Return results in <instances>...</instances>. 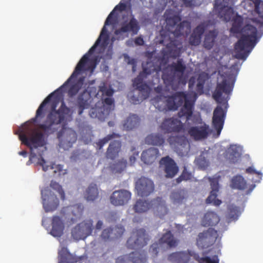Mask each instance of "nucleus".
<instances>
[{
	"instance_id": "f704fd0d",
	"label": "nucleus",
	"mask_w": 263,
	"mask_h": 263,
	"mask_svg": "<svg viewBox=\"0 0 263 263\" xmlns=\"http://www.w3.org/2000/svg\"><path fill=\"white\" fill-rule=\"evenodd\" d=\"M159 156L158 149L151 147L142 153L141 159L145 164L150 165L155 162Z\"/></svg>"
},
{
	"instance_id": "bb28decb",
	"label": "nucleus",
	"mask_w": 263,
	"mask_h": 263,
	"mask_svg": "<svg viewBox=\"0 0 263 263\" xmlns=\"http://www.w3.org/2000/svg\"><path fill=\"white\" fill-rule=\"evenodd\" d=\"M160 43L166 46L168 49V54L171 57L176 58L179 56L180 52V47L175 39H172L168 35L161 34V39L160 40Z\"/></svg>"
},
{
	"instance_id": "052dcab7",
	"label": "nucleus",
	"mask_w": 263,
	"mask_h": 263,
	"mask_svg": "<svg viewBox=\"0 0 263 263\" xmlns=\"http://www.w3.org/2000/svg\"><path fill=\"white\" fill-rule=\"evenodd\" d=\"M187 121L191 120L193 123L195 125L201 124V125L203 123L199 114H193V112L192 116Z\"/></svg>"
},
{
	"instance_id": "cd10ccee",
	"label": "nucleus",
	"mask_w": 263,
	"mask_h": 263,
	"mask_svg": "<svg viewBox=\"0 0 263 263\" xmlns=\"http://www.w3.org/2000/svg\"><path fill=\"white\" fill-rule=\"evenodd\" d=\"M146 259V254L144 251H135L129 253L128 255L118 257L116 263H145Z\"/></svg>"
},
{
	"instance_id": "aec40b11",
	"label": "nucleus",
	"mask_w": 263,
	"mask_h": 263,
	"mask_svg": "<svg viewBox=\"0 0 263 263\" xmlns=\"http://www.w3.org/2000/svg\"><path fill=\"white\" fill-rule=\"evenodd\" d=\"M127 8H128V7L126 6L125 4H123V3L121 2L119 3V4H118L115 7L112 11L109 13V14L107 16L105 22L104 26L102 29L100 36L98 38L100 39V42L101 41V39H103L105 42L108 40V35L107 33V30L106 28V26H108L110 24H114L116 22L117 20V16H115V18H113V16L114 15L115 12L116 11L122 12L123 11H125Z\"/></svg>"
},
{
	"instance_id": "0eeeda50",
	"label": "nucleus",
	"mask_w": 263,
	"mask_h": 263,
	"mask_svg": "<svg viewBox=\"0 0 263 263\" xmlns=\"http://www.w3.org/2000/svg\"><path fill=\"white\" fill-rule=\"evenodd\" d=\"M142 71L140 72L133 80V86L135 87L142 94L140 99L134 96L131 97V101L135 104H138L140 101L148 98L151 91V87L146 83H144L143 81L146 79L147 76L151 74L152 72L145 63L142 64Z\"/></svg>"
},
{
	"instance_id": "5701e85b",
	"label": "nucleus",
	"mask_w": 263,
	"mask_h": 263,
	"mask_svg": "<svg viewBox=\"0 0 263 263\" xmlns=\"http://www.w3.org/2000/svg\"><path fill=\"white\" fill-rule=\"evenodd\" d=\"M227 109H223L221 106L218 105L213 111L212 124L213 127L219 136L223 128L226 117Z\"/></svg>"
},
{
	"instance_id": "603ef678",
	"label": "nucleus",
	"mask_w": 263,
	"mask_h": 263,
	"mask_svg": "<svg viewBox=\"0 0 263 263\" xmlns=\"http://www.w3.org/2000/svg\"><path fill=\"white\" fill-rule=\"evenodd\" d=\"M99 91L102 93V96L111 97L114 93V90L111 87L108 88L106 84L103 82L99 86Z\"/></svg>"
},
{
	"instance_id": "c85d7f7f",
	"label": "nucleus",
	"mask_w": 263,
	"mask_h": 263,
	"mask_svg": "<svg viewBox=\"0 0 263 263\" xmlns=\"http://www.w3.org/2000/svg\"><path fill=\"white\" fill-rule=\"evenodd\" d=\"M209 126L205 123L200 126H191L187 129L188 135L195 141L206 138L209 135Z\"/></svg>"
},
{
	"instance_id": "bf43d9fd",
	"label": "nucleus",
	"mask_w": 263,
	"mask_h": 263,
	"mask_svg": "<svg viewBox=\"0 0 263 263\" xmlns=\"http://www.w3.org/2000/svg\"><path fill=\"white\" fill-rule=\"evenodd\" d=\"M232 151L229 154V159L231 162L235 163L237 161V158L239 156V153L236 150V147L234 146H232L230 147V151Z\"/></svg>"
},
{
	"instance_id": "f8f14e48",
	"label": "nucleus",
	"mask_w": 263,
	"mask_h": 263,
	"mask_svg": "<svg viewBox=\"0 0 263 263\" xmlns=\"http://www.w3.org/2000/svg\"><path fill=\"white\" fill-rule=\"evenodd\" d=\"M93 229L92 220L86 219L77 224L71 230V235L74 239H84L91 235Z\"/></svg>"
},
{
	"instance_id": "f257e3e1",
	"label": "nucleus",
	"mask_w": 263,
	"mask_h": 263,
	"mask_svg": "<svg viewBox=\"0 0 263 263\" xmlns=\"http://www.w3.org/2000/svg\"><path fill=\"white\" fill-rule=\"evenodd\" d=\"M65 92L66 82L44 99L36 110L35 116L31 119L35 122L38 119L43 118L46 110L45 107L48 104L50 111L44 123L40 124L38 127L47 136L57 132L60 147H62V137L66 133V104L64 101Z\"/></svg>"
},
{
	"instance_id": "0e129e2a",
	"label": "nucleus",
	"mask_w": 263,
	"mask_h": 263,
	"mask_svg": "<svg viewBox=\"0 0 263 263\" xmlns=\"http://www.w3.org/2000/svg\"><path fill=\"white\" fill-rule=\"evenodd\" d=\"M246 172L249 174H255L257 175L258 178V180H260L261 179L262 174L257 172L253 167H249L246 169Z\"/></svg>"
},
{
	"instance_id": "ddd939ff",
	"label": "nucleus",
	"mask_w": 263,
	"mask_h": 263,
	"mask_svg": "<svg viewBox=\"0 0 263 263\" xmlns=\"http://www.w3.org/2000/svg\"><path fill=\"white\" fill-rule=\"evenodd\" d=\"M167 142L172 148L180 155L187 153L190 149V143L186 137L183 135L170 136Z\"/></svg>"
},
{
	"instance_id": "9d476101",
	"label": "nucleus",
	"mask_w": 263,
	"mask_h": 263,
	"mask_svg": "<svg viewBox=\"0 0 263 263\" xmlns=\"http://www.w3.org/2000/svg\"><path fill=\"white\" fill-rule=\"evenodd\" d=\"M181 18L179 15H175L172 17L166 18V23L170 29V27H174L176 26L174 30L171 31L175 37H179L183 35L184 34H187L191 30V23L187 21H183L180 22Z\"/></svg>"
},
{
	"instance_id": "c03bdc74",
	"label": "nucleus",
	"mask_w": 263,
	"mask_h": 263,
	"mask_svg": "<svg viewBox=\"0 0 263 263\" xmlns=\"http://www.w3.org/2000/svg\"><path fill=\"white\" fill-rule=\"evenodd\" d=\"M152 208V200L151 202L146 200H138L134 206V210L135 212L142 213L147 212Z\"/></svg>"
},
{
	"instance_id": "c756f323",
	"label": "nucleus",
	"mask_w": 263,
	"mask_h": 263,
	"mask_svg": "<svg viewBox=\"0 0 263 263\" xmlns=\"http://www.w3.org/2000/svg\"><path fill=\"white\" fill-rule=\"evenodd\" d=\"M160 165L164 166V172L166 178H172L178 172L179 168L175 161L169 156L161 158L160 161Z\"/></svg>"
},
{
	"instance_id": "09e8293b",
	"label": "nucleus",
	"mask_w": 263,
	"mask_h": 263,
	"mask_svg": "<svg viewBox=\"0 0 263 263\" xmlns=\"http://www.w3.org/2000/svg\"><path fill=\"white\" fill-rule=\"evenodd\" d=\"M192 177V173L188 172L186 167L184 166L181 175L176 179V182L177 184H179L183 181H186L191 180Z\"/></svg>"
},
{
	"instance_id": "69168bd1",
	"label": "nucleus",
	"mask_w": 263,
	"mask_h": 263,
	"mask_svg": "<svg viewBox=\"0 0 263 263\" xmlns=\"http://www.w3.org/2000/svg\"><path fill=\"white\" fill-rule=\"evenodd\" d=\"M204 82L203 81H201L198 79V82L197 84V90L198 91H203V86H204Z\"/></svg>"
},
{
	"instance_id": "9b49d317",
	"label": "nucleus",
	"mask_w": 263,
	"mask_h": 263,
	"mask_svg": "<svg viewBox=\"0 0 263 263\" xmlns=\"http://www.w3.org/2000/svg\"><path fill=\"white\" fill-rule=\"evenodd\" d=\"M149 240V236L144 229H136L133 231L126 246L129 249H138L146 246Z\"/></svg>"
},
{
	"instance_id": "e2e57ef3",
	"label": "nucleus",
	"mask_w": 263,
	"mask_h": 263,
	"mask_svg": "<svg viewBox=\"0 0 263 263\" xmlns=\"http://www.w3.org/2000/svg\"><path fill=\"white\" fill-rule=\"evenodd\" d=\"M199 263H219L218 259L213 260L209 257H205L200 258L197 260Z\"/></svg>"
},
{
	"instance_id": "412c9836",
	"label": "nucleus",
	"mask_w": 263,
	"mask_h": 263,
	"mask_svg": "<svg viewBox=\"0 0 263 263\" xmlns=\"http://www.w3.org/2000/svg\"><path fill=\"white\" fill-rule=\"evenodd\" d=\"M135 189L138 195L141 197L147 196L153 192L154 184L147 178L141 177L136 182Z\"/></svg>"
},
{
	"instance_id": "1a4fd4ad",
	"label": "nucleus",
	"mask_w": 263,
	"mask_h": 263,
	"mask_svg": "<svg viewBox=\"0 0 263 263\" xmlns=\"http://www.w3.org/2000/svg\"><path fill=\"white\" fill-rule=\"evenodd\" d=\"M171 73H168L167 70L163 71L162 79L164 82L167 84H172L175 80V77H181L186 69V65L182 59H179L176 62H173L167 67Z\"/></svg>"
},
{
	"instance_id": "a18cd8bd",
	"label": "nucleus",
	"mask_w": 263,
	"mask_h": 263,
	"mask_svg": "<svg viewBox=\"0 0 263 263\" xmlns=\"http://www.w3.org/2000/svg\"><path fill=\"white\" fill-rule=\"evenodd\" d=\"M165 141L163 136L159 134H152L145 138V142L153 145H163Z\"/></svg>"
},
{
	"instance_id": "79ce46f5",
	"label": "nucleus",
	"mask_w": 263,
	"mask_h": 263,
	"mask_svg": "<svg viewBox=\"0 0 263 263\" xmlns=\"http://www.w3.org/2000/svg\"><path fill=\"white\" fill-rule=\"evenodd\" d=\"M46 161L45 159L41 157L40 159V164L42 166L43 170L44 171H46L48 170V167H50V168L53 170V173L54 177H60L62 175H64L66 172L65 170H63V166L60 164H53L51 166H46L45 165Z\"/></svg>"
},
{
	"instance_id": "13d9d810",
	"label": "nucleus",
	"mask_w": 263,
	"mask_h": 263,
	"mask_svg": "<svg viewBox=\"0 0 263 263\" xmlns=\"http://www.w3.org/2000/svg\"><path fill=\"white\" fill-rule=\"evenodd\" d=\"M101 238L104 241L110 240L112 237V230L110 228H107L103 230L100 236Z\"/></svg>"
},
{
	"instance_id": "2eb2a0df",
	"label": "nucleus",
	"mask_w": 263,
	"mask_h": 263,
	"mask_svg": "<svg viewBox=\"0 0 263 263\" xmlns=\"http://www.w3.org/2000/svg\"><path fill=\"white\" fill-rule=\"evenodd\" d=\"M168 259L174 263H189L192 260L199 259V256L194 251L187 250L172 253L168 255Z\"/></svg>"
},
{
	"instance_id": "680f3d73",
	"label": "nucleus",
	"mask_w": 263,
	"mask_h": 263,
	"mask_svg": "<svg viewBox=\"0 0 263 263\" xmlns=\"http://www.w3.org/2000/svg\"><path fill=\"white\" fill-rule=\"evenodd\" d=\"M238 211L236 207L230 208L228 214V222H230L233 220H236L238 217Z\"/></svg>"
},
{
	"instance_id": "a878e982",
	"label": "nucleus",
	"mask_w": 263,
	"mask_h": 263,
	"mask_svg": "<svg viewBox=\"0 0 263 263\" xmlns=\"http://www.w3.org/2000/svg\"><path fill=\"white\" fill-rule=\"evenodd\" d=\"M213 12L222 21L228 22L230 21L234 14L233 9L231 7L225 6L218 0H215Z\"/></svg>"
},
{
	"instance_id": "a211bd4d",
	"label": "nucleus",
	"mask_w": 263,
	"mask_h": 263,
	"mask_svg": "<svg viewBox=\"0 0 263 263\" xmlns=\"http://www.w3.org/2000/svg\"><path fill=\"white\" fill-rule=\"evenodd\" d=\"M160 129L165 133H176L184 132V124L175 118L165 119L159 126Z\"/></svg>"
},
{
	"instance_id": "f3484780",
	"label": "nucleus",
	"mask_w": 263,
	"mask_h": 263,
	"mask_svg": "<svg viewBox=\"0 0 263 263\" xmlns=\"http://www.w3.org/2000/svg\"><path fill=\"white\" fill-rule=\"evenodd\" d=\"M145 56L147 60L145 64L152 72L155 71L158 73L161 70L162 67L165 65L168 62L164 53L162 56L156 57L154 56L153 52H147Z\"/></svg>"
},
{
	"instance_id": "dca6fc26",
	"label": "nucleus",
	"mask_w": 263,
	"mask_h": 263,
	"mask_svg": "<svg viewBox=\"0 0 263 263\" xmlns=\"http://www.w3.org/2000/svg\"><path fill=\"white\" fill-rule=\"evenodd\" d=\"M94 93L92 95L97 96L98 93H96V88L94 87L88 88L87 89L84 90L78 96L77 100V105L78 106V114L81 115L84 109L88 108L90 106L92 100V96L91 93Z\"/></svg>"
},
{
	"instance_id": "f03ea898",
	"label": "nucleus",
	"mask_w": 263,
	"mask_h": 263,
	"mask_svg": "<svg viewBox=\"0 0 263 263\" xmlns=\"http://www.w3.org/2000/svg\"><path fill=\"white\" fill-rule=\"evenodd\" d=\"M243 19L240 15H237L232 20L230 32L233 33L243 34L235 45L236 54L235 57L239 60H245L253 48L258 41L257 37L256 28L250 24H247L242 27Z\"/></svg>"
},
{
	"instance_id": "c9c22d12",
	"label": "nucleus",
	"mask_w": 263,
	"mask_h": 263,
	"mask_svg": "<svg viewBox=\"0 0 263 263\" xmlns=\"http://www.w3.org/2000/svg\"><path fill=\"white\" fill-rule=\"evenodd\" d=\"M121 149V142L120 140H113L109 144L106 152V157L107 159L114 160L117 158Z\"/></svg>"
},
{
	"instance_id": "72a5a7b5",
	"label": "nucleus",
	"mask_w": 263,
	"mask_h": 263,
	"mask_svg": "<svg viewBox=\"0 0 263 263\" xmlns=\"http://www.w3.org/2000/svg\"><path fill=\"white\" fill-rule=\"evenodd\" d=\"M155 214L162 218L168 213V209L165 201L162 197H157L152 200V208Z\"/></svg>"
},
{
	"instance_id": "58836bf2",
	"label": "nucleus",
	"mask_w": 263,
	"mask_h": 263,
	"mask_svg": "<svg viewBox=\"0 0 263 263\" xmlns=\"http://www.w3.org/2000/svg\"><path fill=\"white\" fill-rule=\"evenodd\" d=\"M168 96H157L153 100V104L158 110L161 111L170 110L168 106Z\"/></svg>"
},
{
	"instance_id": "8fccbe9b",
	"label": "nucleus",
	"mask_w": 263,
	"mask_h": 263,
	"mask_svg": "<svg viewBox=\"0 0 263 263\" xmlns=\"http://www.w3.org/2000/svg\"><path fill=\"white\" fill-rule=\"evenodd\" d=\"M120 136L118 134H116L115 133H113L112 134H109L107 135L106 137L103 138L102 139H100L98 142L97 143V146L98 147V148L99 149H101L103 146L107 143L109 141L116 138V137H119Z\"/></svg>"
},
{
	"instance_id": "20e7f679",
	"label": "nucleus",
	"mask_w": 263,
	"mask_h": 263,
	"mask_svg": "<svg viewBox=\"0 0 263 263\" xmlns=\"http://www.w3.org/2000/svg\"><path fill=\"white\" fill-rule=\"evenodd\" d=\"M65 219V209L63 208L60 215L53 216L50 221L48 218H44L42 221V226L47 230H49V234L57 238L60 243L58 250V263H66V242L65 239L62 238L64 235Z\"/></svg>"
},
{
	"instance_id": "2f4dec72",
	"label": "nucleus",
	"mask_w": 263,
	"mask_h": 263,
	"mask_svg": "<svg viewBox=\"0 0 263 263\" xmlns=\"http://www.w3.org/2000/svg\"><path fill=\"white\" fill-rule=\"evenodd\" d=\"M209 179L212 191L206 199V202L207 203H213L214 205H219L221 203V201L217 198V193L219 191L218 178L210 177Z\"/></svg>"
},
{
	"instance_id": "39448f33",
	"label": "nucleus",
	"mask_w": 263,
	"mask_h": 263,
	"mask_svg": "<svg viewBox=\"0 0 263 263\" xmlns=\"http://www.w3.org/2000/svg\"><path fill=\"white\" fill-rule=\"evenodd\" d=\"M168 106L170 110H176L184 105L178 113L179 117H185L187 121L192 116L194 109V101L191 99V96L183 91L176 92L172 96H168Z\"/></svg>"
},
{
	"instance_id": "774afa93",
	"label": "nucleus",
	"mask_w": 263,
	"mask_h": 263,
	"mask_svg": "<svg viewBox=\"0 0 263 263\" xmlns=\"http://www.w3.org/2000/svg\"><path fill=\"white\" fill-rule=\"evenodd\" d=\"M135 43L137 45L141 46L144 44V41L141 37H137L135 40Z\"/></svg>"
},
{
	"instance_id": "393cba45",
	"label": "nucleus",
	"mask_w": 263,
	"mask_h": 263,
	"mask_svg": "<svg viewBox=\"0 0 263 263\" xmlns=\"http://www.w3.org/2000/svg\"><path fill=\"white\" fill-rule=\"evenodd\" d=\"M140 29L139 23L137 20L132 15L129 21L123 22L120 28L117 29L115 31L116 35L118 36V39H120V35L123 33L132 32L133 34H137Z\"/></svg>"
},
{
	"instance_id": "473e14b6",
	"label": "nucleus",
	"mask_w": 263,
	"mask_h": 263,
	"mask_svg": "<svg viewBox=\"0 0 263 263\" xmlns=\"http://www.w3.org/2000/svg\"><path fill=\"white\" fill-rule=\"evenodd\" d=\"M42 204L46 212H52L55 211L59 206V200L54 194H50L46 196L42 193Z\"/></svg>"
},
{
	"instance_id": "4c0bfd02",
	"label": "nucleus",
	"mask_w": 263,
	"mask_h": 263,
	"mask_svg": "<svg viewBox=\"0 0 263 263\" xmlns=\"http://www.w3.org/2000/svg\"><path fill=\"white\" fill-rule=\"evenodd\" d=\"M205 31V27L202 25H198L190 36L189 43L191 45L197 46L201 42V36Z\"/></svg>"
},
{
	"instance_id": "6e6d98bb",
	"label": "nucleus",
	"mask_w": 263,
	"mask_h": 263,
	"mask_svg": "<svg viewBox=\"0 0 263 263\" xmlns=\"http://www.w3.org/2000/svg\"><path fill=\"white\" fill-rule=\"evenodd\" d=\"M50 187L53 190L57 191L60 195L61 199H65V192L62 189V186L55 181H51L50 184Z\"/></svg>"
},
{
	"instance_id": "423d86ee",
	"label": "nucleus",
	"mask_w": 263,
	"mask_h": 263,
	"mask_svg": "<svg viewBox=\"0 0 263 263\" xmlns=\"http://www.w3.org/2000/svg\"><path fill=\"white\" fill-rule=\"evenodd\" d=\"M18 135L22 143L28 146L31 151L33 148L42 146L44 145V133L36 132L34 128L27 123L20 128L15 133Z\"/></svg>"
},
{
	"instance_id": "3c124183",
	"label": "nucleus",
	"mask_w": 263,
	"mask_h": 263,
	"mask_svg": "<svg viewBox=\"0 0 263 263\" xmlns=\"http://www.w3.org/2000/svg\"><path fill=\"white\" fill-rule=\"evenodd\" d=\"M126 166V161L123 159L114 164L111 167L113 172L121 173L125 168Z\"/></svg>"
},
{
	"instance_id": "7ed1b4c3",
	"label": "nucleus",
	"mask_w": 263,
	"mask_h": 263,
	"mask_svg": "<svg viewBox=\"0 0 263 263\" xmlns=\"http://www.w3.org/2000/svg\"><path fill=\"white\" fill-rule=\"evenodd\" d=\"M99 44L100 39H98L95 44L81 58L72 74L67 80V88L69 84H71L67 91L69 96L72 97L76 95L83 85L84 78L80 77L77 79L78 75L86 72H88L90 76L93 73L99 61L96 57L91 59H90L89 57L94 53Z\"/></svg>"
},
{
	"instance_id": "6ab92c4d",
	"label": "nucleus",
	"mask_w": 263,
	"mask_h": 263,
	"mask_svg": "<svg viewBox=\"0 0 263 263\" xmlns=\"http://www.w3.org/2000/svg\"><path fill=\"white\" fill-rule=\"evenodd\" d=\"M217 235V232L215 230L209 228L198 234L197 244L202 248H208L215 242Z\"/></svg>"
},
{
	"instance_id": "6e6552de",
	"label": "nucleus",
	"mask_w": 263,
	"mask_h": 263,
	"mask_svg": "<svg viewBox=\"0 0 263 263\" xmlns=\"http://www.w3.org/2000/svg\"><path fill=\"white\" fill-rule=\"evenodd\" d=\"M221 77L224 78L221 82L217 83L216 88L213 92L212 97L217 103L221 104L224 102L228 105L227 102L230 98L234 81L231 80L229 77H224L223 74Z\"/></svg>"
},
{
	"instance_id": "49530a36",
	"label": "nucleus",
	"mask_w": 263,
	"mask_h": 263,
	"mask_svg": "<svg viewBox=\"0 0 263 263\" xmlns=\"http://www.w3.org/2000/svg\"><path fill=\"white\" fill-rule=\"evenodd\" d=\"M140 119L136 115L129 116L123 124V127L126 130H132L139 124Z\"/></svg>"
},
{
	"instance_id": "338daca9",
	"label": "nucleus",
	"mask_w": 263,
	"mask_h": 263,
	"mask_svg": "<svg viewBox=\"0 0 263 263\" xmlns=\"http://www.w3.org/2000/svg\"><path fill=\"white\" fill-rule=\"evenodd\" d=\"M71 255L69 254V253L67 250V263H81L80 261V258L79 259H77L74 261L70 262V259H71Z\"/></svg>"
},
{
	"instance_id": "4468645a",
	"label": "nucleus",
	"mask_w": 263,
	"mask_h": 263,
	"mask_svg": "<svg viewBox=\"0 0 263 263\" xmlns=\"http://www.w3.org/2000/svg\"><path fill=\"white\" fill-rule=\"evenodd\" d=\"M177 243V240L174 238L171 231H168L162 235L158 242L154 243L151 246L149 251L152 256L155 257L157 256L163 245L166 244L170 247H175Z\"/></svg>"
},
{
	"instance_id": "ea45409f",
	"label": "nucleus",
	"mask_w": 263,
	"mask_h": 263,
	"mask_svg": "<svg viewBox=\"0 0 263 263\" xmlns=\"http://www.w3.org/2000/svg\"><path fill=\"white\" fill-rule=\"evenodd\" d=\"M220 221L218 215L214 212L208 211L204 215L201 224L204 227L214 226Z\"/></svg>"
},
{
	"instance_id": "4be33fe9",
	"label": "nucleus",
	"mask_w": 263,
	"mask_h": 263,
	"mask_svg": "<svg viewBox=\"0 0 263 263\" xmlns=\"http://www.w3.org/2000/svg\"><path fill=\"white\" fill-rule=\"evenodd\" d=\"M102 107L100 108H92L90 111V115L92 118H98L100 120H104L109 114L114 100L112 98H106L104 99Z\"/></svg>"
},
{
	"instance_id": "864d4df0",
	"label": "nucleus",
	"mask_w": 263,
	"mask_h": 263,
	"mask_svg": "<svg viewBox=\"0 0 263 263\" xmlns=\"http://www.w3.org/2000/svg\"><path fill=\"white\" fill-rule=\"evenodd\" d=\"M255 5V11L258 14L259 16L263 18V2L261 4L260 7V0H252ZM259 28L263 27V22H261L259 26Z\"/></svg>"
},
{
	"instance_id": "37998d69",
	"label": "nucleus",
	"mask_w": 263,
	"mask_h": 263,
	"mask_svg": "<svg viewBox=\"0 0 263 263\" xmlns=\"http://www.w3.org/2000/svg\"><path fill=\"white\" fill-rule=\"evenodd\" d=\"M84 198L90 201H94L99 197V191L95 183H91L84 193Z\"/></svg>"
},
{
	"instance_id": "5fc2aeb1",
	"label": "nucleus",
	"mask_w": 263,
	"mask_h": 263,
	"mask_svg": "<svg viewBox=\"0 0 263 263\" xmlns=\"http://www.w3.org/2000/svg\"><path fill=\"white\" fill-rule=\"evenodd\" d=\"M77 139V135L76 132L72 129L67 127V143L71 144L74 143Z\"/></svg>"
},
{
	"instance_id": "a19ab883",
	"label": "nucleus",
	"mask_w": 263,
	"mask_h": 263,
	"mask_svg": "<svg viewBox=\"0 0 263 263\" xmlns=\"http://www.w3.org/2000/svg\"><path fill=\"white\" fill-rule=\"evenodd\" d=\"M187 197V193L184 189H179L173 191L170 198L174 204H180L184 203Z\"/></svg>"
},
{
	"instance_id": "4d7b16f0",
	"label": "nucleus",
	"mask_w": 263,
	"mask_h": 263,
	"mask_svg": "<svg viewBox=\"0 0 263 263\" xmlns=\"http://www.w3.org/2000/svg\"><path fill=\"white\" fill-rule=\"evenodd\" d=\"M112 230V238L116 239L120 237L125 232L124 228L121 224L116 226Z\"/></svg>"
},
{
	"instance_id": "7c9ffc66",
	"label": "nucleus",
	"mask_w": 263,
	"mask_h": 263,
	"mask_svg": "<svg viewBox=\"0 0 263 263\" xmlns=\"http://www.w3.org/2000/svg\"><path fill=\"white\" fill-rule=\"evenodd\" d=\"M83 209V206L81 204L67 206V224H71L80 219Z\"/></svg>"
},
{
	"instance_id": "de8ad7c7",
	"label": "nucleus",
	"mask_w": 263,
	"mask_h": 263,
	"mask_svg": "<svg viewBox=\"0 0 263 263\" xmlns=\"http://www.w3.org/2000/svg\"><path fill=\"white\" fill-rule=\"evenodd\" d=\"M231 186L233 189L243 190L247 188V183L244 178L239 175L232 179Z\"/></svg>"
},
{
	"instance_id": "b1692460",
	"label": "nucleus",
	"mask_w": 263,
	"mask_h": 263,
	"mask_svg": "<svg viewBox=\"0 0 263 263\" xmlns=\"http://www.w3.org/2000/svg\"><path fill=\"white\" fill-rule=\"evenodd\" d=\"M131 196V193L127 190H116L113 192L110 196V201L115 206H123L128 203Z\"/></svg>"
},
{
	"instance_id": "e433bc0d",
	"label": "nucleus",
	"mask_w": 263,
	"mask_h": 263,
	"mask_svg": "<svg viewBox=\"0 0 263 263\" xmlns=\"http://www.w3.org/2000/svg\"><path fill=\"white\" fill-rule=\"evenodd\" d=\"M218 35V31L216 29L205 32L203 42V47L207 50L211 49L215 44Z\"/></svg>"
}]
</instances>
